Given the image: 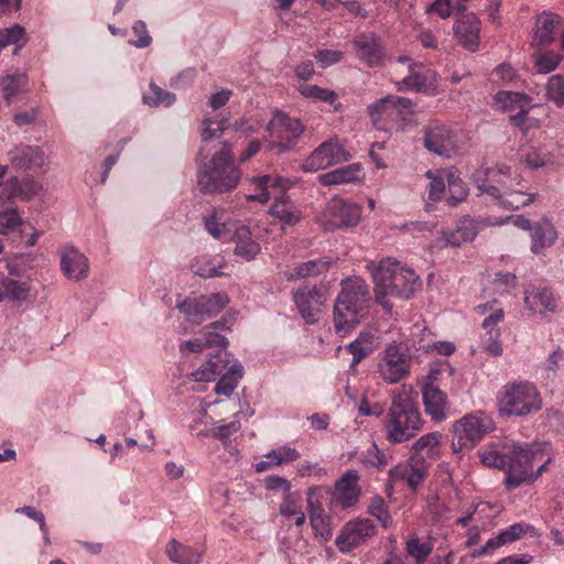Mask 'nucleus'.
I'll use <instances>...</instances> for the list:
<instances>
[{
    "label": "nucleus",
    "instance_id": "5",
    "mask_svg": "<svg viewBox=\"0 0 564 564\" xmlns=\"http://www.w3.org/2000/svg\"><path fill=\"white\" fill-rule=\"evenodd\" d=\"M241 175V170L234 163L230 144L224 142L212 156L209 165L205 164L198 169L197 184L205 194H224L238 186Z\"/></svg>",
    "mask_w": 564,
    "mask_h": 564
},
{
    "label": "nucleus",
    "instance_id": "25",
    "mask_svg": "<svg viewBox=\"0 0 564 564\" xmlns=\"http://www.w3.org/2000/svg\"><path fill=\"white\" fill-rule=\"evenodd\" d=\"M61 269L70 280H84L89 272L88 259L75 247L67 246L61 252Z\"/></svg>",
    "mask_w": 564,
    "mask_h": 564
},
{
    "label": "nucleus",
    "instance_id": "19",
    "mask_svg": "<svg viewBox=\"0 0 564 564\" xmlns=\"http://www.w3.org/2000/svg\"><path fill=\"white\" fill-rule=\"evenodd\" d=\"M563 19L550 10L542 11L534 18L531 46L542 50L555 41L556 29L562 24Z\"/></svg>",
    "mask_w": 564,
    "mask_h": 564
},
{
    "label": "nucleus",
    "instance_id": "18",
    "mask_svg": "<svg viewBox=\"0 0 564 564\" xmlns=\"http://www.w3.org/2000/svg\"><path fill=\"white\" fill-rule=\"evenodd\" d=\"M351 43L358 59L368 67L379 66L386 57L382 41L373 32L360 33Z\"/></svg>",
    "mask_w": 564,
    "mask_h": 564
},
{
    "label": "nucleus",
    "instance_id": "7",
    "mask_svg": "<svg viewBox=\"0 0 564 564\" xmlns=\"http://www.w3.org/2000/svg\"><path fill=\"white\" fill-rule=\"evenodd\" d=\"M498 408L505 415L525 416L541 410L542 399L533 382L512 381L502 387L498 397Z\"/></svg>",
    "mask_w": 564,
    "mask_h": 564
},
{
    "label": "nucleus",
    "instance_id": "15",
    "mask_svg": "<svg viewBox=\"0 0 564 564\" xmlns=\"http://www.w3.org/2000/svg\"><path fill=\"white\" fill-rule=\"evenodd\" d=\"M361 217V209L357 204L348 203L339 198L332 199L325 210L317 217V221L326 230L354 227Z\"/></svg>",
    "mask_w": 564,
    "mask_h": 564
},
{
    "label": "nucleus",
    "instance_id": "52",
    "mask_svg": "<svg viewBox=\"0 0 564 564\" xmlns=\"http://www.w3.org/2000/svg\"><path fill=\"white\" fill-rule=\"evenodd\" d=\"M368 512L375 517L383 528H390L392 524V517L389 512L387 502L381 496H373L368 505Z\"/></svg>",
    "mask_w": 564,
    "mask_h": 564
},
{
    "label": "nucleus",
    "instance_id": "45",
    "mask_svg": "<svg viewBox=\"0 0 564 564\" xmlns=\"http://www.w3.org/2000/svg\"><path fill=\"white\" fill-rule=\"evenodd\" d=\"M520 162L531 170L540 169L550 162V154L542 149L524 147L520 149Z\"/></svg>",
    "mask_w": 564,
    "mask_h": 564
},
{
    "label": "nucleus",
    "instance_id": "48",
    "mask_svg": "<svg viewBox=\"0 0 564 564\" xmlns=\"http://www.w3.org/2000/svg\"><path fill=\"white\" fill-rule=\"evenodd\" d=\"M533 202V195H529L523 191L511 187L506 196L498 200V205L508 210H517Z\"/></svg>",
    "mask_w": 564,
    "mask_h": 564
},
{
    "label": "nucleus",
    "instance_id": "53",
    "mask_svg": "<svg viewBox=\"0 0 564 564\" xmlns=\"http://www.w3.org/2000/svg\"><path fill=\"white\" fill-rule=\"evenodd\" d=\"M26 76L24 74L8 75L1 82V90L7 101H10L17 94L26 87Z\"/></svg>",
    "mask_w": 564,
    "mask_h": 564
},
{
    "label": "nucleus",
    "instance_id": "32",
    "mask_svg": "<svg viewBox=\"0 0 564 564\" xmlns=\"http://www.w3.org/2000/svg\"><path fill=\"white\" fill-rule=\"evenodd\" d=\"M376 337L371 332H361L355 340L346 346V350L352 355L349 370L355 372L356 366L371 355L376 349Z\"/></svg>",
    "mask_w": 564,
    "mask_h": 564
},
{
    "label": "nucleus",
    "instance_id": "2",
    "mask_svg": "<svg viewBox=\"0 0 564 564\" xmlns=\"http://www.w3.org/2000/svg\"><path fill=\"white\" fill-rule=\"evenodd\" d=\"M367 269L372 273L376 302L386 312H391L393 307L388 296L408 300L421 286L419 275L412 269L391 258L381 260L379 264L370 262Z\"/></svg>",
    "mask_w": 564,
    "mask_h": 564
},
{
    "label": "nucleus",
    "instance_id": "28",
    "mask_svg": "<svg viewBox=\"0 0 564 564\" xmlns=\"http://www.w3.org/2000/svg\"><path fill=\"white\" fill-rule=\"evenodd\" d=\"M8 155L11 164L22 170L41 169L45 161L43 151L34 145H18Z\"/></svg>",
    "mask_w": 564,
    "mask_h": 564
},
{
    "label": "nucleus",
    "instance_id": "41",
    "mask_svg": "<svg viewBox=\"0 0 564 564\" xmlns=\"http://www.w3.org/2000/svg\"><path fill=\"white\" fill-rule=\"evenodd\" d=\"M279 510L282 517L292 520L296 527H302L306 521L305 513L302 510L301 497L297 494L289 492L285 495Z\"/></svg>",
    "mask_w": 564,
    "mask_h": 564
},
{
    "label": "nucleus",
    "instance_id": "22",
    "mask_svg": "<svg viewBox=\"0 0 564 564\" xmlns=\"http://www.w3.org/2000/svg\"><path fill=\"white\" fill-rule=\"evenodd\" d=\"M480 25L475 13L458 14L453 26L454 35L466 50L476 52L479 46Z\"/></svg>",
    "mask_w": 564,
    "mask_h": 564
},
{
    "label": "nucleus",
    "instance_id": "31",
    "mask_svg": "<svg viewBox=\"0 0 564 564\" xmlns=\"http://www.w3.org/2000/svg\"><path fill=\"white\" fill-rule=\"evenodd\" d=\"M556 239L557 231L554 226L547 219H542L532 228L530 249L533 253L540 254L552 247Z\"/></svg>",
    "mask_w": 564,
    "mask_h": 564
},
{
    "label": "nucleus",
    "instance_id": "55",
    "mask_svg": "<svg viewBox=\"0 0 564 564\" xmlns=\"http://www.w3.org/2000/svg\"><path fill=\"white\" fill-rule=\"evenodd\" d=\"M300 93L305 98L321 100L330 105L337 99V94L334 90L322 88L317 85H304L300 88Z\"/></svg>",
    "mask_w": 564,
    "mask_h": 564
},
{
    "label": "nucleus",
    "instance_id": "1",
    "mask_svg": "<svg viewBox=\"0 0 564 564\" xmlns=\"http://www.w3.org/2000/svg\"><path fill=\"white\" fill-rule=\"evenodd\" d=\"M480 462L506 471L505 485L512 490L534 482L545 470L551 457L544 458L540 443L503 442L478 452Z\"/></svg>",
    "mask_w": 564,
    "mask_h": 564
},
{
    "label": "nucleus",
    "instance_id": "36",
    "mask_svg": "<svg viewBox=\"0 0 564 564\" xmlns=\"http://www.w3.org/2000/svg\"><path fill=\"white\" fill-rule=\"evenodd\" d=\"M30 285L25 281L3 278L0 282V302H23L30 296Z\"/></svg>",
    "mask_w": 564,
    "mask_h": 564
},
{
    "label": "nucleus",
    "instance_id": "9",
    "mask_svg": "<svg viewBox=\"0 0 564 564\" xmlns=\"http://www.w3.org/2000/svg\"><path fill=\"white\" fill-rule=\"evenodd\" d=\"M492 422L482 411L469 413L456 420L452 427V451L460 454L475 447L491 430Z\"/></svg>",
    "mask_w": 564,
    "mask_h": 564
},
{
    "label": "nucleus",
    "instance_id": "33",
    "mask_svg": "<svg viewBox=\"0 0 564 564\" xmlns=\"http://www.w3.org/2000/svg\"><path fill=\"white\" fill-rule=\"evenodd\" d=\"M270 214L272 217L279 219L283 226H295L302 219L301 210L288 195H281L274 198V203L270 207Z\"/></svg>",
    "mask_w": 564,
    "mask_h": 564
},
{
    "label": "nucleus",
    "instance_id": "16",
    "mask_svg": "<svg viewBox=\"0 0 564 564\" xmlns=\"http://www.w3.org/2000/svg\"><path fill=\"white\" fill-rule=\"evenodd\" d=\"M376 532V525L369 519L350 520L341 528L335 544L341 553H349L371 539Z\"/></svg>",
    "mask_w": 564,
    "mask_h": 564
},
{
    "label": "nucleus",
    "instance_id": "50",
    "mask_svg": "<svg viewBox=\"0 0 564 564\" xmlns=\"http://www.w3.org/2000/svg\"><path fill=\"white\" fill-rule=\"evenodd\" d=\"M311 525L314 530L315 535L323 542H327L333 536V530L330 527V517L316 510L310 516Z\"/></svg>",
    "mask_w": 564,
    "mask_h": 564
},
{
    "label": "nucleus",
    "instance_id": "51",
    "mask_svg": "<svg viewBox=\"0 0 564 564\" xmlns=\"http://www.w3.org/2000/svg\"><path fill=\"white\" fill-rule=\"evenodd\" d=\"M534 67L539 74H550L560 65L562 56L552 51L536 52L533 55Z\"/></svg>",
    "mask_w": 564,
    "mask_h": 564
},
{
    "label": "nucleus",
    "instance_id": "26",
    "mask_svg": "<svg viewBox=\"0 0 564 564\" xmlns=\"http://www.w3.org/2000/svg\"><path fill=\"white\" fill-rule=\"evenodd\" d=\"M425 412L433 421L441 422L446 417L447 395L429 378L422 388Z\"/></svg>",
    "mask_w": 564,
    "mask_h": 564
},
{
    "label": "nucleus",
    "instance_id": "37",
    "mask_svg": "<svg viewBox=\"0 0 564 564\" xmlns=\"http://www.w3.org/2000/svg\"><path fill=\"white\" fill-rule=\"evenodd\" d=\"M391 474L395 479H404L411 489H416L426 477L427 466L420 459H411L410 467H398Z\"/></svg>",
    "mask_w": 564,
    "mask_h": 564
},
{
    "label": "nucleus",
    "instance_id": "39",
    "mask_svg": "<svg viewBox=\"0 0 564 564\" xmlns=\"http://www.w3.org/2000/svg\"><path fill=\"white\" fill-rule=\"evenodd\" d=\"M564 368V349L557 347L553 350L544 362L536 370L539 379L544 382H552L557 377V372Z\"/></svg>",
    "mask_w": 564,
    "mask_h": 564
},
{
    "label": "nucleus",
    "instance_id": "3",
    "mask_svg": "<svg viewBox=\"0 0 564 564\" xmlns=\"http://www.w3.org/2000/svg\"><path fill=\"white\" fill-rule=\"evenodd\" d=\"M424 421L406 387L395 389L391 405L383 420V431L389 443L400 444L415 437L423 429Z\"/></svg>",
    "mask_w": 564,
    "mask_h": 564
},
{
    "label": "nucleus",
    "instance_id": "21",
    "mask_svg": "<svg viewBox=\"0 0 564 564\" xmlns=\"http://www.w3.org/2000/svg\"><path fill=\"white\" fill-rule=\"evenodd\" d=\"M360 476L356 469L346 470L335 482L334 499L343 509L351 508L360 499Z\"/></svg>",
    "mask_w": 564,
    "mask_h": 564
},
{
    "label": "nucleus",
    "instance_id": "43",
    "mask_svg": "<svg viewBox=\"0 0 564 564\" xmlns=\"http://www.w3.org/2000/svg\"><path fill=\"white\" fill-rule=\"evenodd\" d=\"M508 219H509V217H506L505 219H500L499 221H492L490 219L475 220L471 218H466L458 223L457 228L459 229L460 235L464 238V243H465V242L474 240L481 227L502 225Z\"/></svg>",
    "mask_w": 564,
    "mask_h": 564
},
{
    "label": "nucleus",
    "instance_id": "60",
    "mask_svg": "<svg viewBox=\"0 0 564 564\" xmlns=\"http://www.w3.org/2000/svg\"><path fill=\"white\" fill-rule=\"evenodd\" d=\"M20 194H22V191L17 177H12L6 183H0V210L6 207L7 203Z\"/></svg>",
    "mask_w": 564,
    "mask_h": 564
},
{
    "label": "nucleus",
    "instance_id": "47",
    "mask_svg": "<svg viewBox=\"0 0 564 564\" xmlns=\"http://www.w3.org/2000/svg\"><path fill=\"white\" fill-rule=\"evenodd\" d=\"M416 63H410L409 75L403 79L395 83L397 89L399 91L403 90H413V91H422L426 87V76L419 72H415Z\"/></svg>",
    "mask_w": 564,
    "mask_h": 564
},
{
    "label": "nucleus",
    "instance_id": "63",
    "mask_svg": "<svg viewBox=\"0 0 564 564\" xmlns=\"http://www.w3.org/2000/svg\"><path fill=\"white\" fill-rule=\"evenodd\" d=\"M314 57L323 68H326L339 63L343 58V52L337 50H318L314 53Z\"/></svg>",
    "mask_w": 564,
    "mask_h": 564
},
{
    "label": "nucleus",
    "instance_id": "57",
    "mask_svg": "<svg viewBox=\"0 0 564 564\" xmlns=\"http://www.w3.org/2000/svg\"><path fill=\"white\" fill-rule=\"evenodd\" d=\"M426 177L430 180V183L426 187L429 199L432 202L441 200L446 187L444 182V175H442L440 171H427Z\"/></svg>",
    "mask_w": 564,
    "mask_h": 564
},
{
    "label": "nucleus",
    "instance_id": "56",
    "mask_svg": "<svg viewBox=\"0 0 564 564\" xmlns=\"http://www.w3.org/2000/svg\"><path fill=\"white\" fill-rule=\"evenodd\" d=\"M432 550L433 545L430 542H420L417 536H413L406 542V551L416 560V564H423Z\"/></svg>",
    "mask_w": 564,
    "mask_h": 564
},
{
    "label": "nucleus",
    "instance_id": "44",
    "mask_svg": "<svg viewBox=\"0 0 564 564\" xmlns=\"http://www.w3.org/2000/svg\"><path fill=\"white\" fill-rule=\"evenodd\" d=\"M528 101H531L528 95L516 91H499L495 96V102L501 111H516Z\"/></svg>",
    "mask_w": 564,
    "mask_h": 564
},
{
    "label": "nucleus",
    "instance_id": "10",
    "mask_svg": "<svg viewBox=\"0 0 564 564\" xmlns=\"http://www.w3.org/2000/svg\"><path fill=\"white\" fill-rule=\"evenodd\" d=\"M412 356L403 343L389 344L378 364L379 377L389 384L397 383L409 376Z\"/></svg>",
    "mask_w": 564,
    "mask_h": 564
},
{
    "label": "nucleus",
    "instance_id": "27",
    "mask_svg": "<svg viewBox=\"0 0 564 564\" xmlns=\"http://www.w3.org/2000/svg\"><path fill=\"white\" fill-rule=\"evenodd\" d=\"M525 308L547 317L556 312L553 293L545 286H530L524 291Z\"/></svg>",
    "mask_w": 564,
    "mask_h": 564
},
{
    "label": "nucleus",
    "instance_id": "62",
    "mask_svg": "<svg viewBox=\"0 0 564 564\" xmlns=\"http://www.w3.org/2000/svg\"><path fill=\"white\" fill-rule=\"evenodd\" d=\"M261 248L260 245L250 237L246 242L239 243L235 247V254L243 258L247 261H250L259 254Z\"/></svg>",
    "mask_w": 564,
    "mask_h": 564
},
{
    "label": "nucleus",
    "instance_id": "4",
    "mask_svg": "<svg viewBox=\"0 0 564 564\" xmlns=\"http://www.w3.org/2000/svg\"><path fill=\"white\" fill-rule=\"evenodd\" d=\"M370 301L369 286L364 279L354 276L344 280L334 305L336 334L347 336L367 313Z\"/></svg>",
    "mask_w": 564,
    "mask_h": 564
},
{
    "label": "nucleus",
    "instance_id": "12",
    "mask_svg": "<svg viewBox=\"0 0 564 564\" xmlns=\"http://www.w3.org/2000/svg\"><path fill=\"white\" fill-rule=\"evenodd\" d=\"M414 108L415 105L411 99L388 95L369 105L368 113L373 122H377L381 117L395 119L400 122L401 129L404 130L414 123Z\"/></svg>",
    "mask_w": 564,
    "mask_h": 564
},
{
    "label": "nucleus",
    "instance_id": "14",
    "mask_svg": "<svg viewBox=\"0 0 564 564\" xmlns=\"http://www.w3.org/2000/svg\"><path fill=\"white\" fill-rule=\"evenodd\" d=\"M351 159V154L345 149L343 141L338 137L321 143L304 161L302 170L304 172H316L327 169L332 165L347 162Z\"/></svg>",
    "mask_w": 564,
    "mask_h": 564
},
{
    "label": "nucleus",
    "instance_id": "49",
    "mask_svg": "<svg viewBox=\"0 0 564 564\" xmlns=\"http://www.w3.org/2000/svg\"><path fill=\"white\" fill-rule=\"evenodd\" d=\"M150 95H143L142 100L150 107H169L175 102V95L167 90L162 89L154 83L150 84Z\"/></svg>",
    "mask_w": 564,
    "mask_h": 564
},
{
    "label": "nucleus",
    "instance_id": "38",
    "mask_svg": "<svg viewBox=\"0 0 564 564\" xmlns=\"http://www.w3.org/2000/svg\"><path fill=\"white\" fill-rule=\"evenodd\" d=\"M329 264L330 261L325 258L308 260L306 262L296 264L293 269L286 271L284 274L289 281L305 279L308 276L318 275L327 271Z\"/></svg>",
    "mask_w": 564,
    "mask_h": 564
},
{
    "label": "nucleus",
    "instance_id": "17",
    "mask_svg": "<svg viewBox=\"0 0 564 564\" xmlns=\"http://www.w3.org/2000/svg\"><path fill=\"white\" fill-rule=\"evenodd\" d=\"M424 147L440 156L453 158L458 153L457 138L453 130L441 123L425 128Z\"/></svg>",
    "mask_w": 564,
    "mask_h": 564
},
{
    "label": "nucleus",
    "instance_id": "42",
    "mask_svg": "<svg viewBox=\"0 0 564 564\" xmlns=\"http://www.w3.org/2000/svg\"><path fill=\"white\" fill-rule=\"evenodd\" d=\"M240 413H236L234 416V420L230 422H225V420L218 421L216 425L209 430H202L197 433V436L200 437H215L221 442H226L230 436L236 434L240 427L241 424L237 420V416Z\"/></svg>",
    "mask_w": 564,
    "mask_h": 564
},
{
    "label": "nucleus",
    "instance_id": "54",
    "mask_svg": "<svg viewBox=\"0 0 564 564\" xmlns=\"http://www.w3.org/2000/svg\"><path fill=\"white\" fill-rule=\"evenodd\" d=\"M546 97L553 101L556 107L564 106V75H553L549 78L546 85Z\"/></svg>",
    "mask_w": 564,
    "mask_h": 564
},
{
    "label": "nucleus",
    "instance_id": "61",
    "mask_svg": "<svg viewBox=\"0 0 564 564\" xmlns=\"http://www.w3.org/2000/svg\"><path fill=\"white\" fill-rule=\"evenodd\" d=\"M21 223L18 213L14 209L0 210V234L8 235L13 231Z\"/></svg>",
    "mask_w": 564,
    "mask_h": 564
},
{
    "label": "nucleus",
    "instance_id": "20",
    "mask_svg": "<svg viewBox=\"0 0 564 564\" xmlns=\"http://www.w3.org/2000/svg\"><path fill=\"white\" fill-rule=\"evenodd\" d=\"M293 300L302 318L307 324L317 322L325 296L316 286L297 289L293 293Z\"/></svg>",
    "mask_w": 564,
    "mask_h": 564
},
{
    "label": "nucleus",
    "instance_id": "29",
    "mask_svg": "<svg viewBox=\"0 0 564 564\" xmlns=\"http://www.w3.org/2000/svg\"><path fill=\"white\" fill-rule=\"evenodd\" d=\"M364 178L360 163H352L318 175V182L324 186L357 183Z\"/></svg>",
    "mask_w": 564,
    "mask_h": 564
},
{
    "label": "nucleus",
    "instance_id": "8",
    "mask_svg": "<svg viewBox=\"0 0 564 564\" xmlns=\"http://www.w3.org/2000/svg\"><path fill=\"white\" fill-rule=\"evenodd\" d=\"M473 181L481 194H487L498 202L511 187L520 185L521 175L512 173L506 163H497L495 166L481 165L474 172Z\"/></svg>",
    "mask_w": 564,
    "mask_h": 564
},
{
    "label": "nucleus",
    "instance_id": "58",
    "mask_svg": "<svg viewBox=\"0 0 564 564\" xmlns=\"http://www.w3.org/2000/svg\"><path fill=\"white\" fill-rule=\"evenodd\" d=\"M264 457L271 459L273 466H281L296 460L300 457V453L293 447L280 446L265 454Z\"/></svg>",
    "mask_w": 564,
    "mask_h": 564
},
{
    "label": "nucleus",
    "instance_id": "64",
    "mask_svg": "<svg viewBox=\"0 0 564 564\" xmlns=\"http://www.w3.org/2000/svg\"><path fill=\"white\" fill-rule=\"evenodd\" d=\"M529 529H531V525L523 523H514L509 528L501 530L499 534L500 538L502 539V542L507 544L522 538L528 532Z\"/></svg>",
    "mask_w": 564,
    "mask_h": 564
},
{
    "label": "nucleus",
    "instance_id": "24",
    "mask_svg": "<svg viewBox=\"0 0 564 564\" xmlns=\"http://www.w3.org/2000/svg\"><path fill=\"white\" fill-rule=\"evenodd\" d=\"M252 182L256 187L260 189L259 194L248 195L247 199L250 202H259L265 204L270 200L271 196L286 195L291 187V182L281 175H263L253 177Z\"/></svg>",
    "mask_w": 564,
    "mask_h": 564
},
{
    "label": "nucleus",
    "instance_id": "59",
    "mask_svg": "<svg viewBox=\"0 0 564 564\" xmlns=\"http://www.w3.org/2000/svg\"><path fill=\"white\" fill-rule=\"evenodd\" d=\"M231 224L220 223L215 216H212L206 218L205 228L214 238L227 241L232 231Z\"/></svg>",
    "mask_w": 564,
    "mask_h": 564
},
{
    "label": "nucleus",
    "instance_id": "35",
    "mask_svg": "<svg viewBox=\"0 0 564 564\" xmlns=\"http://www.w3.org/2000/svg\"><path fill=\"white\" fill-rule=\"evenodd\" d=\"M441 437V434L437 432L422 435L413 443L410 458L420 459L421 462H424L425 457L435 459Z\"/></svg>",
    "mask_w": 564,
    "mask_h": 564
},
{
    "label": "nucleus",
    "instance_id": "30",
    "mask_svg": "<svg viewBox=\"0 0 564 564\" xmlns=\"http://www.w3.org/2000/svg\"><path fill=\"white\" fill-rule=\"evenodd\" d=\"M226 267V260L223 256L202 254L193 259L191 270L195 275L204 279L224 275L221 269Z\"/></svg>",
    "mask_w": 564,
    "mask_h": 564
},
{
    "label": "nucleus",
    "instance_id": "13",
    "mask_svg": "<svg viewBox=\"0 0 564 564\" xmlns=\"http://www.w3.org/2000/svg\"><path fill=\"white\" fill-rule=\"evenodd\" d=\"M228 302L226 294L215 293L209 296L200 295L178 300L176 308L184 314L187 322L200 324L205 319L217 315Z\"/></svg>",
    "mask_w": 564,
    "mask_h": 564
},
{
    "label": "nucleus",
    "instance_id": "34",
    "mask_svg": "<svg viewBox=\"0 0 564 564\" xmlns=\"http://www.w3.org/2000/svg\"><path fill=\"white\" fill-rule=\"evenodd\" d=\"M165 552L167 557L177 564H199L204 553L202 549H194L174 539L167 543Z\"/></svg>",
    "mask_w": 564,
    "mask_h": 564
},
{
    "label": "nucleus",
    "instance_id": "11",
    "mask_svg": "<svg viewBox=\"0 0 564 564\" xmlns=\"http://www.w3.org/2000/svg\"><path fill=\"white\" fill-rule=\"evenodd\" d=\"M304 131V126L296 119L283 112H276L268 123L271 139L270 149L281 154L291 151L296 145Z\"/></svg>",
    "mask_w": 564,
    "mask_h": 564
},
{
    "label": "nucleus",
    "instance_id": "23",
    "mask_svg": "<svg viewBox=\"0 0 564 564\" xmlns=\"http://www.w3.org/2000/svg\"><path fill=\"white\" fill-rule=\"evenodd\" d=\"M505 313L501 307L494 310L481 323L485 334L481 336L482 348L491 356L499 357L502 355V344L500 341L501 332L498 327L503 321Z\"/></svg>",
    "mask_w": 564,
    "mask_h": 564
},
{
    "label": "nucleus",
    "instance_id": "6",
    "mask_svg": "<svg viewBox=\"0 0 564 564\" xmlns=\"http://www.w3.org/2000/svg\"><path fill=\"white\" fill-rule=\"evenodd\" d=\"M227 345L228 341L224 336L213 332H208L202 338L182 341L180 344V351L182 354L202 352L206 348H215V354L210 355L206 364L191 373L192 380L196 382L213 381L217 375L223 373L227 364H229L226 350Z\"/></svg>",
    "mask_w": 564,
    "mask_h": 564
},
{
    "label": "nucleus",
    "instance_id": "40",
    "mask_svg": "<svg viewBox=\"0 0 564 564\" xmlns=\"http://www.w3.org/2000/svg\"><path fill=\"white\" fill-rule=\"evenodd\" d=\"M225 373L221 376L215 387V392L219 395L229 397L238 386L239 380L242 378L243 368L235 361L231 366L226 367Z\"/></svg>",
    "mask_w": 564,
    "mask_h": 564
},
{
    "label": "nucleus",
    "instance_id": "46",
    "mask_svg": "<svg viewBox=\"0 0 564 564\" xmlns=\"http://www.w3.org/2000/svg\"><path fill=\"white\" fill-rule=\"evenodd\" d=\"M25 31L20 25H14L0 31V52L9 45H14L13 54H18V51L25 44Z\"/></svg>",
    "mask_w": 564,
    "mask_h": 564
}]
</instances>
